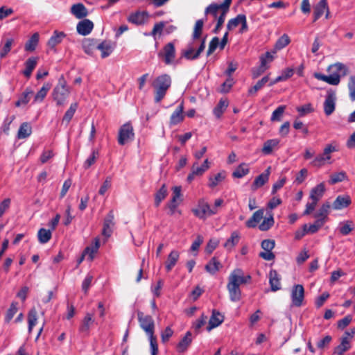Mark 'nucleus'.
Returning a JSON list of instances; mask_svg holds the SVG:
<instances>
[{"label": "nucleus", "instance_id": "11", "mask_svg": "<svg viewBox=\"0 0 355 355\" xmlns=\"http://www.w3.org/2000/svg\"><path fill=\"white\" fill-rule=\"evenodd\" d=\"M95 322L93 313H87L79 327V331L85 335H89L91 326Z\"/></svg>", "mask_w": 355, "mask_h": 355}, {"label": "nucleus", "instance_id": "41", "mask_svg": "<svg viewBox=\"0 0 355 355\" xmlns=\"http://www.w3.org/2000/svg\"><path fill=\"white\" fill-rule=\"evenodd\" d=\"M168 195L167 188L166 184H162L160 189L155 194V205L159 207L162 201L165 199Z\"/></svg>", "mask_w": 355, "mask_h": 355}, {"label": "nucleus", "instance_id": "56", "mask_svg": "<svg viewBox=\"0 0 355 355\" xmlns=\"http://www.w3.org/2000/svg\"><path fill=\"white\" fill-rule=\"evenodd\" d=\"M291 42V40L288 35L284 34L281 36L275 43V49L277 50H281L286 47Z\"/></svg>", "mask_w": 355, "mask_h": 355}, {"label": "nucleus", "instance_id": "48", "mask_svg": "<svg viewBox=\"0 0 355 355\" xmlns=\"http://www.w3.org/2000/svg\"><path fill=\"white\" fill-rule=\"evenodd\" d=\"M269 80V77L266 76L259 80L256 85L248 89L250 96L254 95L259 89H261Z\"/></svg>", "mask_w": 355, "mask_h": 355}, {"label": "nucleus", "instance_id": "63", "mask_svg": "<svg viewBox=\"0 0 355 355\" xmlns=\"http://www.w3.org/2000/svg\"><path fill=\"white\" fill-rule=\"evenodd\" d=\"M348 89L349 92V98L352 101H355V76H352L349 78Z\"/></svg>", "mask_w": 355, "mask_h": 355}, {"label": "nucleus", "instance_id": "14", "mask_svg": "<svg viewBox=\"0 0 355 355\" xmlns=\"http://www.w3.org/2000/svg\"><path fill=\"white\" fill-rule=\"evenodd\" d=\"M114 225V213L113 211H110L104 220L102 234L107 238L110 237L112 233Z\"/></svg>", "mask_w": 355, "mask_h": 355}, {"label": "nucleus", "instance_id": "50", "mask_svg": "<svg viewBox=\"0 0 355 355\" xmlns=\"http://www.w3.org/2000/svg\"><path fill=\"white\" fill-rule=\"evenodd\" d=\"M33 92L31 89L26 88L21 96L19 97V100L15 103V105L19 107L21 105L27 104L30 101L31 96L33 94Z\"/></svg>", "mask_w": 355, "mask_h": 355}, {"label": "nucleus", "instance_id": "52", "mask_svg": "<svg viewBox=\"0 0 355 355\" xmlns=\"http://www.w3.org/2000/svg\"><path fill=\"white\" fill-rule=\"evenodd\" d=\"M38 240L41 243H47L51 238V232L49 230L41 228L37 233Z\"/></svg>", "mask_w": 355, "mask_h": 355}, {"label": "nucleus", "instance_id": "38", "mask_svg": "<svg viewBox=\"0 0 355 355\" xmlns=\"http://www.w3.org/2000/svg\"><path fill=\"white\" fill-rule=\"evenodd\" d=\"M350 343L347 337H343L340 344L334 349V354L343 355L346 351L349 349Z\"/></svg>", "mask_w": 355, "mask_h": 355}, {"label": "nucleus", "instance_id": "6", "mask_svg": "<svg viewBox=\"0 0 355 355\" xmlns=\"http://www.w3.org/2000/svg\"><path fill=\"white\" fill-rule=\"evenodd\" d=\"M135 136L133 128L130 123L123 124L119 129L118 143L123 146L133 139Z\"/></svg>", "mask_w": 355, "mask_h": 355}, {"label": "nucleus", "instance_id": "51", "mask_svg": "<svg viewBox=\"0 0 355 355\" xmlns=\"http://www.w3.org/2000/svg\"><path fill=\"white\" fill-rule=\"evenodd\" d=\"M228 106V102L226 100L220 99L218 105L214 109V114L217 117L220 118L224 111Z\"/></svg>", "mask_w": 355, "mask_h": 355}, {"label": "nucleus", "instance_id": "58", "mask_svg": "<svg viewBox=\"0 0 355 355\" xmlns=\"http://www.w3.org/2000/svg\"><path fill=\"white\" fill-rule=\"evenodd\" d=\"M243 16H244L243 14H239L236 17L229 20V21L227 24V30L231 31V30L235 28L239 24H241Z\"/></svg>", "mask_w": 355, "mask_h": 355}, {"label": "nucleus", "instance_id": "37", "mask_svg": "<svg viewBox=\"0 0 355 355\" xmlns=\"http://www.w3.org/2000/svg\"><path fill=\"white\" fill-rule=\"evenodd\" d=\"M328 71L330 73H337L340 75V77L341 76H345L347 74V69L345 64L337 62L329 66Z\"/></svg>", "mask_w": 355, "mask_h": 355}, {"label": "nucleus", "instance_id": "61", "mask_svg": "<svg viewBox=\"0 0 355 355\" xmlns=\"http://www.w3.org/2000/svg\"><path fill=\"white\" fill-rule=\"evenodd\" d=\"M17 310H18L17 304L16 302H12L10 304V308L7 311L6 318H5L6 322H10L12 319L14 315L16 314V313L17 312Z\"/></svg>", "mask_w": 355, "mask_h": 355}, {"label": "nucleus", "instance_id": "16", "mask_svg": "<svg viewBox=\"0 0 355 355\" xmlns=\"http://www.w3.org/2000/svg\"><path fill=\"white\" fill-rule=\"evenodd\" d=\"M70 12L71 15L79 19H84L88 15V10L82 3L72 5Z\"/></svg>", "mask_w": 355, "mask_h": 355}, {"label": "nucleus", "instance_id": "60", "mask_svg": "<svg viewBox=\"0 0 355 355\" xmlns=\"http://www.w3.org/2000/svg\"><path fill=\"white\" fill-rule=\"evenodd\" d=\"M166 22L164 21H160L159 23L155 24L153 26L152 32L148 35H151L154 37V39H156L157 34H162Z\"/></svg>", "mask_w": 355, "mask_h": 355}, {"label": "nucleus", "instance_id": "28", "mask_svg": "<svg viewBox=\"0 0 355 355\" xmlns=\"http://www.w3.org/2000/svg\"><path fill=\"white\" fill-rule=\"evenodd\" d=\"M279 144V140L278 139H272L266 141L261 150L262 153L265 155L271 154L273 150L277 148Z\"/></svg>", "mask_w": 355, "mask_h": 355}, {"label": "nucleus", "instance_id": "8", "mask_svg": "<svg viewBox=\"0 0 355 355\" xmlns=\"http://www.w3.org/2000/svg\"><path fill=\"white\" fill-rule=\"evenodd\" d=\"M292 304L294 306L300 307L303 304L304 298V289L302 285L297 284L293 286L291 290Z\"/></svg>", "mask_w": 355, "mask_h": 355}, {"label": "nucleus", "instance_id": "35", "mask_svg": "<svg viewBox=\"0 0 355 355\" xmlns=\"http://www.w3.org/2000/svg\"><path fill=\"white\" fill-rule=\"evenodd\" d=\"M209 168V163L208 159H206L201 166H198L197 162H195L191 168V171L196 176H202L203 173Z\"/></svg>", "mask_w": 355, "mask_h": 355}, {"label": "nucleus", "instance_id": "34", "mask_svg": "<svg viewBox=\"0 0 355 355\" xmlns=\"http://www.w3.org/2000/svg\"><path fill=\"white\" fill-rule=\"evenodd\" d=\"M97 41L94 39H85L83 42V49L84 51L88 55H92L96 49Z\"/></svg>", "mask_w": 355, "mask_h": 355}, {"label": "nucleus", "instance_id": "10", "mask_svg": "<svg viewBox=\"0 0 355 355\" xmlns=\"http://www.w3.org/2000/svg\"><path fill=\"white\" fill-rule=\"evenodd\" d=\"M336 94L334 92H329L324 102V111L326 115H331L336 107Z\"/></svg>", "mask_w": 355, "mask_h": 355}, {"label": "nucleus", "instance_id": "27", "mask_svg": "<svg viewBox=\"0 0 355 355\" xmlns=\"http://www.w3.org/2000/svg\"><path fill=\"white\" fill-rule=\"evenodd\" d=\"M351 203L348 196H338L334 200L332 207L334 209L339 210L347 207Z\"/></svg>", "mask_w": 355, "mask_h": 355}, {"label": "nucleus", "instance_id": "64", "mask_svg": "<svg viewBox=\"0 0 355 355\" xmlns=\"http://www.w3.org/2000/svg\"><path fill=\"white\" fill-rule=\"evenodd\" d=\"M297 111L299 112L300 116H304L306 114L313 112V108L311 104L308 103L302 106L297 107Z\"/></svg>", "mask_w": 355, "mask_h": 355}, {"label": "nucleus", "instance_id": "57", "mask_svg": "<svg viewBox=\"0 0 355 355\" xmlns=\"http://www.w3.org/2000/svg\"><path fill=\"white\" fill-rule=\"evenodd\" d=\"M220 12L221 10L216 3L210 4L205 10L206 15L209 14L212 15L216 19L218 17V14L220 13Z\"/></svg>", "mask_w": 355, "mask_h": 355}, {"label": "nucleus", "instance_id": "49", "mask_svg": "<svg viewBox=\"0 0 355 355\" xmlns=\"http://www.w3.org/2000/svg\"><path fill=\"white\" fill-rule=\"evenodd\" d=\"M203 24L204 21L202 19H198L196 21L192 35V40L201 41L202 39H200V37L202 33Z\"/></svg>", "mask_w": 355, "mask_h": 355}, {"label": "nucleus", "instance_id": "33", "mask_svg": "<svg viewBox=\"0 0 355 355\" xmlns=\"http://www.w3.org/2000/svg\"><path fill=\"white\" fill-rule=\"evenodd\" d=\"M225 178L226 175L225 171H221L214 176H210L209 178L208 187L211 189L215 188L217 185L222 182L225 179Z\"/></svg>", "mask_w": 355, "mask_h": 355}, {"label": "nucleus", "instance_id": "12", "mask_svg": "<svg viewBox=\"0 0 355 355\" xmlns=\"http://www.w3.org/2000/svg\"><path fill=\"white\" fill-rule=\"evenodd\" d=\"M94 28L93 22L88 19H83L76 26V31L78 34L85 36L89 35Z\"/></svg>", "mask_w": 355, "mask_h": 355}, {"label": "nucleus", "instance_id": "29", "mask_svg": "<svg viewBox=\"0 0 355 355\" xmlns=\"http://www.w3.org/2000/svg\"><path fill=\"white\" fill-rule=\"evenodd\" d=\"M331 205L327 202L324 203L318 211L314 214V217L316 219H323V223H325L329 214Z\"/></svg>", "mask_w": 355, "mask_h": 355}, {"label": "nucleus", "instance_id": "55", "mask_svg": "<svg viewBox=\"0 0 355 355\" xmlns=\"http://www.w3.org/2000/svg\"><path fill=\"white\" fill-rule=\"evenodd\" d=\"M14 42L13 38H7L3 46L1 49L0 58H3L11 50L12 44Z\"/></svg>", "mask_w": 355, "mask_h": 355}, {"label": "nucleus", "instance_id": "19", "mask_svg": "<svg viewBox=\"0 0 355 355\" xmlns=\"http://www.w3.org/2000/svg\"><path fill=\"white\" fill-rule=\"evenodd\" d=\"M281 277L275 270H271L269 272V284L271 291L273 292L281 289Z\"/></svg>", "mask_w": 355, "mask_h": 355}, {"label": "nucleus", "instance_id": "46", "mask_svg": "<svg viewBox=\"0 0 355 355\" xmlns=\"http://www.w3.org/2000/svg\"><path fill=\"white\" fill-rule=\"evenodd\" d=\"M78 107V103H71L69 108L65 112L63 118H62V123H65L66 125H68L73 118L76 110Z\"/></svg>", "mask_w": 355, "mask_h": 355}, {"label": "nucleus", "instance_id": "45", "mask_svg": "<svg viewBox=\"0 0 355 355\" xmlns=\"http://www.w3.org/2000/svg\"><path fill=\"white\" fill-rule=\"evenodd\" d=\"M37 322V312L35 308L31 309L28 314V332L31 334Z\"/></svg>", "mask_w": 355, "mask_h": 355}, {"label": "nucleus", "instance_id": "25", "mask_svg": "<svg viewBox=\"0 0 355 355\" xmlns=\"http://www.w3.org/2000/svg\"><path fill=\"white\" fill-rule=\"evenodd\" d=\"M264 214V210L263 209L256 211L252 217L248 219L245 225L248 227L253 228L257 227L258 223L263 218Z\"/></svg>", "mask_w": 355, "mask_h": 355}, {"label": "nucleus", "instance_id": "15", "mask_svg": "<svg viewBox=\"0 0 355 355\" xmlns=\"http://www.w3.org/2000/svg\"><path fill=\"white\" fill-rule=\"evenodd\" d=\"M66 36L67 35L62 31H54L47 42L48 47L55 51V46L60 44Z\"/></svg>", "mask_w": 355, "mask_h": 355}, {"label": "nucleus", "instance_id": "62", "mask_svg": "<svg viewBox=\"0 0 355 355\" xmlns=\"http://www.w3.org/2000/svg\"><path fill=\"white\" fill-rule=\"evenodd\" d=\"M286 107L284 105L279 106L275 110L273 111L271 116L272 121H279L284 114Z\"/></svg>", "mask_w": 355, "mask_h": 355}, {"label": "nucleus", "instance_id": "4", "mask_svg": "<svg viewBox=\"0 0 355 355\" xmlns=\"http://www.w3.org/2000/svg\"><path fill=\"white\" fill-rule=\"evenodd\" d=\"M192 212L197 218L202 220L215 215V211L211 210V206L204 198L198 201L196 206L192 209Z\"/></svg>", "mask_w": 355, "mask_h": 355}, {"label": "nucleus", "instance_id": "20", "mask_svg": "<svg viewBox=\"0 0 355 355\" xmlns=\"http://www.w3.org/2000/svg\"><path fill=\"white\" fill-rule=\"evenodd\" d=\"M327 12L326 17L329 15L327 0H320L314 8V21H317L322 15Z\"/></svg>", "mask_w": 355, "mask_h": 355}, {"label": "nucleus", "instance_id": "47", "mask_svg": "<svg viewBox=\"0 0 355 355\" xmlns=\"http://www.w3.org/2000/svg\"><path fill=\"white\" fill-rule=\"evenodd\" d=\"M249 171L248 166L245 163H242L233 172L232 176L236 178H241L246 175Z\"/></svg>", "mask_w": 355, "mask_h": 355}, {"label": "nucleus", "instance_id": "9", "mask_svg": "<svg viewBox=\"0 0 355 355\" xmlns=\"http://www.w3.org/2000/svg\"><path fill=\"white\" fill-rule=\"evenodd\" d=\"M159 57H163L164 62L166 64H171L175 57V49L174 44L172 42H169L166 44L163 49V51L158 53Z\"/></svg>", "mask_w": 355, "mask_h": 355}, {"label": "nucleus", "instance_id": "24", "mask_svg": "<svg viewBox=\"0 0 355 355\" xmlns=\"http://www.w3.org/2000/svg\"><path fill=\"white\" fill-rule=\"evenodd\" d=\"M146 19L147 13L145 12H137L135 13H132L128 18L129 22L136 25L144 24Z\"/></svg>", "mask_w": 355, "mask_h": 355}, {"label": "nucleus", "instance_id": "39", "mask_svg": "<svg viewBox=\"0 0 355 355\" xmlns=\"http://www.w3.org/2000/svg\"><path fill=\"white\" fill-rule=\"evenodd\" d=\"M331 158V156L324 155V153L318 155L311 162V164L317 168L323 166Z\"/></svg>", "mask_w": 355, "mask_h": 355}, {"label": "nucleus", "instance_id": "54", "mask_svg": "<svg viewBox=\"0 0 355 355\" xmlns=\"http://www.w3.org/2000/svg\"><path fill=\"white\" fill-rule=\"evenodd\" d=\"M323 219H316L313 224L306 225L307 234H314L317 232L323 225Z\"/></svg>", "mask_w": 355, "mask_h": 355}, {"label": "nucleus", "instance_id": "17", "mask_svg": "<svg viewBox=\"0 0 355 355\" xmlns=\"http://www.w3.org/2000/svg\"><path fill=\"white\" fill-rule=\"evenodd\" d=\"M224 320V316L218 311L213 310L210 317L209 324L207 327L208 331L218 327Z\"/></svg>", "mask_w": 355, "mask_h": 355}, {"label": "nucleus", "instance_id": "43", "mask_svg": "<svg viewBox=\"0 0 355 355\" xmlns=\"http://www.w3.org/2000/svg\"><path fill=\"white\" fill-rule=\"evenodd\" d=\"M274 225L273 215L271 211L267 214V216L259 225V229L261 231L268 230Z\"/></svg>", "mask_w": 355, "mask_h": 355}, {"label": "nucleus", "instance_id": "26", "mask_svg": "<svg viewBox=\"0 0 355 355\" xmlns=\"http://www.w3.org/2000/svg\"><path fill=\"white\" fill-rule=\"evenodd\" d=\"M184 107L182 104H180L177 107L175 110L173 112L170 119V123L172 125H177L184 119L183 115Z\"/></svg>", "mask_w": 355, "mask_h": 355}, {"label": "nucleus", "instance_id": "59", "mask_svg": "<svg viewBox=\"0 0 355 355\" xmlns=\"http://www.w3.org/2000/svg\"><path fill=\"white\" fill-rule=\"evenodd\" d=\"M347 178L346 173L344 171H341L337 173L332 174L329 181V184H334L338 182H340L345 180Z\"/></svg>", "mask_w": 355, "mask_h": 355}, {"label": "nucleus", "instance_id": "18", "mask_svg": "<svg viewBox=\"0 0 355 355\" xmlns=\"http://www.w3.org/2000/svg\"><path fill=\"white\" fill-rule=\"evenodd\" d=\"M270 166L268 167L267 169L261 174L258 175L252 185V189L253 190H257V189L263 186L269 180V175L270 173Z\"/></svg>", "mask_w": 355, "mask_h": 355}, {"label": "nucleus", "instance_id": "42", "mask_svg": "<svg viewBox=\"0 0 355 355\" xmlns=\"http://www.w3.org/2000/svg\"><path fill=\"white\" fill-rule=\"evenodd\" d=\"M220 268L221 263L216 257H213L205 266V270L211 275H214Z\"/></svg>", "mask_w": 355, "mask_h": 355}, {"label": "nucleus", "instance_id": "53", "mask_svg": "<svg viewBox=\"0 0 355 355\" xmlns=\"http://www.w3.org/2000/svg\"><path fill=\"white\" fill-rule=\"evenodd\" d=\"M172 191H173V193H172V197H171V199L170 200V202H179L180 204V202L182 200L181 186L173 187L172 188Z\"/></svg>", "mask_w": 355, "mask_h": 355}, {"label": "nucleus", "instance_id": "5", "mask_svg": "<svg viewBox=\"0 0 355 355\" xmlns=\"http://www.w3.org/2000/svg\"><path fill=\"white\" fill-rule=\"evenodd\" d=\"M138 320L141 328L146 332L148 337L154 335L155 323L153 318L148 315H144L139 311L137 313Z\"/></svg>", "mask_w": 355, "mask_h": 355}, {"label": "nucleus", "instance_id": "36", "mask_svg": "<svg viewBox=\"0 0 355 355\" xmlns=\"http://www.w3.org/2000/svg\"><path fill=\"white\" fill-rule=\"evenodd\" d=\"M31 132L32 128L31 125L27 122H24L21 124L19 128L17 138L19 139H26L31 135Z\"/></svg>", "mask_w": 355, "mask_h": 355}, {"label": "nucleus", "instance_id": "32", "mask_svg": "<svg viewBox=\"0 0 355 355\" xmlns=\"http://www.w3.org/2000/svg\"><path fill=\"white\" fill-rule=\"evenodd\" d=\"M51 87V84L46 83L43 85L42 88L37 92L34 97L35 103H41L43 101L44 98L46 96L48 92Z\"/></svg>", "mask_w": 355, "mask_h": 355}, {"label": "nucleus", "instance_id": "13", "mask_svg": "<svg viewBox=\"0 0 355 355\" xmlns=\"http://www.w3.org/2000/svg\"><path fill=\"white\" fill-rule=\"evenodd\" d=\"M116 44L112 41L105 40L101 43H97L96 49L101 52L103 58L108 57L115 49Z\"/></svg>", "mask_w": 355, "mask_h": 355}, {"label": "nucleus", "instance_id": "1", "mask_svg": "<svg viewBox=\"0 0 355 355\" xmlns=\"http://www.w3.org/2000/svg\"><path fill=\"white\" fill-rule=\"evenodd\" d=\"M171 78L168 74H162L155 78L152 86L154 89V100L155 103H159L164 98L171 85Z\"/></svg>", "mask_w": 355, "mask_h": 355}, {"label": "nucleus", "instance_id": "7", "mask_svg": "<svg viewBox=\"0 0 355 355\" xmlns=\"http://www.w3.org/2000/svg\"><path fill=\"white\" fill-rule=\"evenodd\" d=\"M250 279V275H244L241 269L236 268L230 273L228 277V284L239 287L240 285L248 283Z\"/></svg>", "mask_w": 355, "mask_h": 355}, {"label": "nucleus", "instance_id": "44", "mask_svg": "<svg viewBox=\"0 0 355 355\" xmlns=\"http://www.w3.org/2000/svg\"><path fill=\"white\" fill-rule=\"evenodd\" d=\"M40 35L38 33H35L25 44L26 51H33L36 49L39 42Z\"/></svg>", "mask_w": 355, "mask_h": 355}, {"label": "nucleus", "instance_id": "2", "mask_svg": "<svg viewBox=\"0 0 355 355\" xmlns=\"http://www.w3.org/2000/svg\"><path fill=\"white\" fill-rule=\"evenodd\" d=\"M70 92V88L67 86L63 76H62L59 79L58 84L52 92V97L58 106L63 107L67 104Z\"/></svg>", "mask_w": 355, "mask_h": 355}, {"label": "nucleus", "instance_id": "3", "mask_svg": "<svg viewBox=\"0 0 355 355\" xmlns=\"http://www.w3.org/2000/svg\"><path fill=\"white\" fill-rule=\"evenodd\" d=\"M205 48V39H202L201 41L192 40L188 45L187 49L184 51L182 55L187 60H196L204 51Z\"/></svg>", "mask_w": 355, "mask_h": 355}, {"label": "nucleus", "instance_id": "40", "mask_svg": "<svg viewBox=\"0 0 355 355\" xmlns=\"http://www.w3.org/2000/svg\"><path fill=\"white\" fill-rule=\"evenodd\" d=\"M37 65V58L31 57L28 58L25 62V69L23 71V74L26 77L29 78L32 73V71Z\"/></svg>", "mask_w": 355, "mask_h": 355}, {"label": "nucleus", "instance_id": "30", "mask_svg": "<svg viewBox=\"0 0 355 355\" xmlns=\"http://www.w3.org/2000/svg\"><path fill=\"white\" fill-rule=\"evenodd\" d=\"M180 257V253L177 250H172L168 254L165 263V268L167 272H169L177 263Z\"/></svg>", "mask_w": 355, "mask_h": 355}, {"label": "nucleus", "instance_id": "31", "mask_svg": "<svg viewBox=\"0 0 355 355\" xmlns=\"http://www.w3.org/2000/svg\"><path fill=\"white\" fill-rule=\"evenodd\" d=\"M240 241V234L238 232L234 231L231 234L230 237L226 241L223 246L227 250H232Z\"/></svg>", "mask_w": 355, "mask_h": 355}, {"label": "nucleus", "instance_id": "23", "mask_svg": "<svg viewBox=\"0 0 355 355\" xmlns=\"http://www.w3.org/2000/svg\"><path fill=\"white\" fill-rule=\"evenodd\" d=\"M227 289L232 302H236L241 300V291L239 287L227 283Z\"/></svg>", "mask_w": 355, "mask_h": 355}, {"label": "nucleus", "instance_id": "21", "mask_svg": "<svg viewBox=\"0 0 355 355\" xmlns=\"http://www.w3.org/2000/svg\"><path fill=\"white\" fill-rule=\"evenodd\" d=\"M325 191V186L323 182L320 183L313 187L310 192L309 199L311 200L318 201L322 198Z\"/></svg>", "mask_w": 355, "mask_h": 355}, {"label": "nucleus", "instance_id": "22", "mask_svg": "<svg viewBox=\"0 0 355 355\" xmlns=\"http://www.w3.org/2000/svg\"><path fill=\"white\" fill-rule=\"evenodd\" d=\"M192 343V336L190 331H187L184 336L177 345V351L180 353L186 352Z\"/></svg>", "mask_w": 355, "mask_h": 355}]
</instances>
